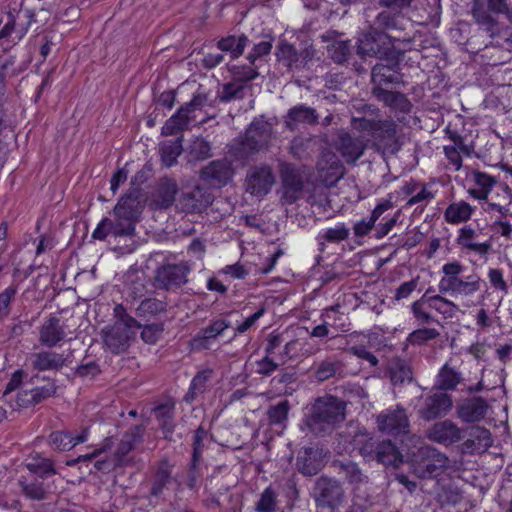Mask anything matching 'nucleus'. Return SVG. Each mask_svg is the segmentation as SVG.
<instances>
[{"label":"nucleus","mask_w":512,"mask_h":512,"mask_svg":"<svg viewBox=\"0 0 512 512\" xmlns=\"http://www.w3.org/2000/svg\"><path fill=\"white\" fill-rule=\"evenodd\" d=\"M464 266L457 261H452L442 266L443 276L439 280L438 288L441 293L460 298L461 306L465 310L476 306L473 296L481 290L484 284L482 278L472 273L462 277Z\"/></svg>","instance_id":"obj_1"},{"label":"nucleus","mask_w":512,"mask_h":512,"mask_svg":"<svg viewBox=\"0 0 512 512\" xmlns=\"http://www.w3.org/2000/svg\"><path fill=\"white\" fill-rule=\"evenodd\" d=\"M344 405L333 396L318 398L306 413L305 424L308 428L320 433L334 424L344 420Z\"/></svg>","instance_id":"obj_2"},{"label":"nucleus","mask_w":512,"mask_h":512,"mask_svg":"<svg viewBox=\"0 0 512 512\" xmlns=\"http://www.w3.org/2000/svg\"><path fill=\"white\" fill-rule=\"evenodd\" d=\"M352 128L358 133H366L370 141L389 152L399 149L396 137V125L392 120L373 121L365 118H353Z\"/></svg>","instance_id":"obj_3"},{"label":"nucleus","mask_w":512,"mask_h":512,"mask_svg":"<svg viewBox=\"0 0 512 512\" xmlns=\"http://www.w3.org/2000/svg\"><path fill=\"white\" fill-rule=\"evenodd\" d=\"M115 313L118 320L104 331V343L113 353H120L140 326L134 318L125 314L123 306H116Z\"/></svg>","instance_id":"obj_4"},{"label":"nucleus","mask_w":512,"mask_h":512,"mask_svg":"<svg viewBox=\"0 0 512 512\" xmlns=\"http://www.w3.org/2000/svg\"><path fill=\"white\" fill-rule=\"evenodd\" d=\"M419 454L421 459L418 460L414 452H411V463L415 474L419 477H436L448 465V458L430 447H420Z\"/></svg>","instance_id":"obj_5"},{"label":"nucleus","mask_w":512,"mask_h":512,"mask_svg":"<svg viewBox=\"0 0 512 512\" xmlns=\"http://www.w3.org/2000/svg\"><path fill=\"white\" fill-rule=\"evenodd\" d=\"M206 98L201 95H196L194 98L185 106L181 107L179 111L171 116L162 127V134L173 135L176 134L190 124L196 121L197 112L201 111Z\"/></svg>","instance_id":"obj_6"},{"label":"nucleus","mask_w":512,"mask_h":512,"mask_svg":"<svg viewBox=\"0 0 512 512\" xmlns=\"http://www.w3.org/2000/svg\"><path fill=\"white\" fill-rule=\"evenodd\" d=\"M113 213L116 218L114 226L116 235H132L138 214L137 200L130 195L122 197L116 204Z\"/></svg>","instance_id":"obj_7"},{"label":"nucleus","mask_w":512,"mask_h":512,"mask_svg":"<svg viewBox=\"0 0 512 512\" xmlns=\"http://www.w3.org/2000/svg\"><path fill=\"white\" fill-rule=\"evenodd\" d=\"M274 182L275 178L270 167H255L247 174L246 191L252 196L263 198L270 192Z\"/></svg>","instance_id":"obj_8"},{"label":"nucleus","mask_w":512,"mask_h":512,"mask_svg":"<svg viewBox=\"0 0 512 512\" xmlns=\"http://www.w3.org/2000/svg\"><path fill=\"white\" fill-rule=\"evenodd\" d=\"M393 47L390 36L372 31L358 39L357 53L361 56L384 55Z\"/></svg>","instance_id":"obj_9"},{"label":"nucleus","mask_w":512,"mask_h":512,"mask_svg":"<svg viewBox=\"0 0 512 512\" xmlns=\"http://www.w3.org/2000/svg\"><path fill=\"white\" fill-rule=\"evenodd\" d=\"M380 431L391 435L405 433L408 428V419L403 409H387L377 417Z\"/></svg>","instance_id":"obj_10"},{"label":"nucleus","mask_w":512,"mask_h":512,"mask_svg":"<svg viewBox=\"0 0 512 512\" xmlns=\"http://www.w3.org/2000/svg\"><path fill=\"white\" fill-rule=\"evenodd\" d=\"M369 142L370 138L366 133H359V137L355 139L343 133L339 137L338 149L347 162H354L362 156Z\"/></svg>","instance_id":"obj_11"},{"label":"nucleus","mask_w":512,"mask_h":512,"mask_svg":"<svg viewBox=\"0 0 512 512\" xmlns=\"http://www.w3.org/2000/svg\"><path fill=\"white\" fill-rule=\"evenodd\" d=\"M477 238V231L470 225H466L458 230L456 243L463 250L485 256L491 248V244L489 242H479Z\"/></svg>","instance_id":"obj_12"},{"label":"nucleus","mask_w":512,"mask_h":512,"mask_svg":"<svg viewBox=\"0 0 512 512\" xmlns=\"http://www.w3.org/2000/svg\"><path fill=\"white\" fill-rule=\"evenodd\" d=\"M452 407L451 397L443 392L434 393L425 400V407L421 416L426 420H433L447 414Z\"/></svg>","instance_id":"obj_13"},{"label":"nucleus","mask_w":512,"mask_h":512,"mask_svg":"<svg viewBox=\"0 0 512 512\" xmlns=\"http://www.w3.org/2000/svg\"><path fill=\"white\" fill-rule=\"evenodd\" d=\"M326 454L322 449H304L299 452L297 458L298 470L304 475L317 474L322 466Z\"/></svg>","instance_id":"obj_14"},{"label":"nucleus","mask_w":512,"mask_h":512,"mask_svg":"<svg viewBox=\"0 0 512 512\" xmlns=\"http://www.w3.org/2000/svg\"><path fill=\"white\" fill-rule=\"evenodd\" d=\"M431 441L450 445L460 440V429L453 422L449 420L435 423L427 434Z\"/></svg>","instance_id":"obj_15"},{"label":"nucleus","mask_w":512,"mask_h":512,"mask_svg":"<svg viewBox=\"0 0 512 512\" xmlns=\"http://www.w3.org/2000/svg\"><path fill=\"white\" fill-rule=\"evenodd\" d=\"M271 125L263 120L254 121L247 130V146L253 150H261L268 146L271 138Z\"/></svg>","instance_id":"obj_16"},{"label":"nucleus","mask_w":512,"mask_h":512,"mask_svg":"<svg viewBox=\"0 0 512 512\" xmlns=\"http://www.w3.org/2000/svg\"><path fill=\"white\" fill-rule=\"evenodd\" d=\"M466 181L475 187L468 188V193L475 199L485 200L495 185V180L488 174L480 171H470L466 175Z\"/></svg>","instance_id":"obj_17"},{"label":"nucleus","mask_w":512,"mask_h":512,"mask_svg":"<svg viewBox=\"0 0 512 512\" xmlns=\"http://www.w3.org/2000/svg\"><path fill=\"white\" fill-rule=\"evenodd\" d=\"M201 176L211 185L221 187L231 179L232 173L227 162L214 161L202 170Z\"/></svg>","instance_id":"obj_18"},{"label":"nucleus","mask_w":512,"mask_h":512,"mask_svg":"<svg viewBox=\"0 0 512 512\" xmlns=\"http://www.w3.org/2000/svg\"><path fill=\"white\" fill-rule=\"evenodd\" d=\"M317 121V115L314 109L298 105L291 108L285 118L286 126L293 130L307 124H314Z\"/></svg>","instance_id":"obj_19"},{"label":"nucleus","mask_w":512,"mask_h":512,"mask_svg":"<svg viewBox=\"0 0 512 512\" xmlns=\"http://www.w3.org/2000/svg\"><path fill=\"white\" fill-rule=\"evenodd\" d=\"M66 337L65 327L57 318L46 320L40 330V341L43 345L53 347Z\"/></svg>","instance_id":"obj_20"},{"label":"nucleus","mask_w":512,"mask_h":512,"mask_svg":"<svg viewBox=\"0 0 512 512\" xmlns=\"http://www.w3.org/2000/svg\"><path fill=\"white\" fill-rule=\"evenodd\" d=\"M488 406L484 399L473 398L465 401L458 410L459 417L468 423L480 421L486 415Z\"/></svg>","instance_id":"obj_21"},{"label":"nucleus","mask_w":512,"mask_h":512,"mask_svg":"<svg viewBox=\"0 0 512 512\" xmlns=\"http://www.w3.org/2000/svg\"><path fill=\"white\" fill-rule=\"evenodd\" d=\"M427 306L429 309L435 310L441 314L445 319H452L466 312L460 304H456L441 295L427 298Z\"/></svg>","instance_id":"obj_22"},{"label":"nucleus","mask_w":512,"mask_h":512,"mask_svg":"<svg viewBox=\"0 0 512 512\" xmlns=\"http://www.w3.org/2000/svg\"><path fill=\"white\" fill-rule=\"evenodd\" d=\"M474 211L475 207L471 206L469 203L463 200L456 201L449 204L445 209L444 219L449 224L457 225L470 220Z\"/></svg>","instance_id":"obj_23"},{"label":"nucleus","mask_w":512,"mask_h":512,"mask_svg":"<svg viewBox=\"0 0 512 512\" xmlns=\"http://www.w3.org/2000/svg\"><path fill=\"white\" fill-rule=\"evenodd\" d=\"M71 354H60L56 352H40L36 354L34 365L39 370L58 369L71 363Z\"/></svg>","instance_id":"obj_24"},{"label":"nucleus","mask_w":512,"mask_h":512,"mask_svg":"<svg viewBox=\"0 0 512 512\" xmlns=\"http://www.w3.org/2000/svg\"><path fill=\"white\" fill-rule=\"evenodd\" d=\"M50 442L58 450H70L77 444L83 443L88 439V430H83L78 436L74 437L72 434L63 431H55L51 433Z\"/></svg>","instance_id":"obj_25"},{"label":"nucleus","mask_w":512,"mask_h":512,"mask_svg":"<svg viewBox=\"0 0 512 512\" xmlns=\"http://www.w3.org/2000/svg\"><path fill=\"white\" fill-rule=\"evenodd\" d=\"M188 267L184 264H170L159 271V277L168 286H179L186 282Z\"/></svg>","instance_id":"obj_26"},{"label":"nucleus","mask_w":512,"mask_h":512,"mask_svg":"<svg viewBox=\"0 0 512 512\" xmlns=\"http://www.w3.org/2000/svg\"><path fill=\"white\" fill-rule=\"evenodd\" d=\"M375 458L385 466L398 467L403 462V456L391 442H383L377 446Z\"/></svg>","instance_id":"obj_27"},{"label":"nucleus","mask_w":512,"mask_h":512,"mask_svg":"<svg viewBox=\"0 0 512 512\" xmlns=\"http://www.w3.org/2000/svg\"><path fill=\"white\" fill-rule=\"evenodd\" d=\"M281 176L286 188V194L291 192V200H295V194L302 189V178L299 172L290 164H282Z\"/></svg>","instance_id":"obj_28"},{"label":"nucleus","mask_w":512,"mask_h":512,"mask_svg":"<svg viewBox=\"0 0 512 512\" xmlns=\"http://www.w3.org/2000/svg\"><path fill=\"white\" fill-rule=\"evenodd\" d=\"M461 381V374L454 368L445 364L438 372L435 386L440 390H453Z\"/></svg>","instance_id":"obj_29"},{"label":"nucleus","mask_w":512,"mask_h":512,"mask_svg":"<svg viewBox=\"0 0 512 512\" xmlns=\"http://www.w3.org/2000/svg\"><path fill=\"white\" fill-rule=\"evenodd\" d=\"M349 236V229L344 223H337L333 227L325 228L319 231L317 239L320 244L324 242L338 243Z\"/></svg>","instance_id":"obj_30"},{"label":"nucleus","mask_w":512,"mask_h":512,"mask_svg":"<svg viewBox=\"0 0 512 512\" xmlns=\"http://www.w3.org/2000/svg\"><path fill=\"white\" fill-rule=\"evenodd\" d=\"M248 39L246 36H228L218 42L221 51L229 52L232 58H238L244 52Z\"/></svg>","instance_id":"obj_31"},{"label":"nucleus","mask_w":512,"mask_h":512,"mask_svg":"<svg viewBox=\"0 0 512 512\" xmlns=\"http://www.w3.org/2000/svg\"><path fill=\"white\" fill-rule=\"evenodd\" d=\"M378 97L388 106L399 109L401 111H407L410 107V103L407 98L399 92L380 90Z\"/></svg>","instance_id":"obj_32"},{"label":"nucleus","mask_w":512,"mask_h":512,"mask_svg":"<svg viewBox=\"0 0 512 512\" xmlns=\"http://www.w3.org/2000/svg\"><path fill=\"white\" fill-rule=\"evenodd\" d=\"M28 470L41 478L47 477L55 473L52 462L47 458L39 456L33 457L27 463Z\"/></svg>","instance_id":"obj_33"},{"label":"nucleus","mask_w":512,"mask_h":512,"mask_svg":"<svg viewBox=\"0 0 512 512\" xmlns=\"http://www.w3.org/2000/svg\"><path fill=\"white\" fill-rule=\"evenodd\" d=\"M318 487L322 490V496L329 505L334 506L339 501L342 493L335 481L321 479L318 482Z\"/></svg>","instance_id":"obj_34"},{"label":"nucleus","mask_w":512,"mask_h":512,"mask_svg":"<svg viewBox=\"0 0 512 512\" xmlns=\"http://www.w3.org/2000/svg\"><path fill=\"white\" fill-rule=\"evenodd\" d=\"M154 414L167 436L168 433L173 431V406L169 404L160 405L155 408Z\"/></svg>","instance_id":"obj_35"},{"label":"nucleus","mask_w":512,"mask_h":512,"mask_svg":"<svg viewBox=\"0 0 512 512\" xmlns=\"http://www.w3.org/2000/svg\"><path fill=\"white\" fill-rule=\"evenodd\" d=\"M0 39H7L11 45L19 41V16L16 18L12 15L8 16V21L0 30Z\"/></svg>","instance_id":"obj_36"},{"label":"nucleus","mask_w":512,"mask_h":512,"mask_svg":"<svg viewBox=\"0 0 512 512\" xmlns=\"http://www.w3.org/2000/svg\"><path fill=\"white\" fill-rule=\"evenodd\" d=\"M180 154L181 143L178 141L166 142L161 146V159L167 167L172 166Z\"/></svg>","instance_id":"obj_37"},{"label":"nucleus","mask_w":512,"mask_h":512,"mask_svg":"<svg viewBox=\"0 0 512 512\" xmlns=\"http://www.w3.org/2000/svg\"><path fill=\"white\" fill-rule=\"evenodd\" d=\"M213 371L211 369H205L200 371L191 381L190 390L187 394V398H194L195 395L201 393L204 390L206 382L211 378Z\"/></svg>","instance_id":"obj_38"},{"label":"nucleus","mask_w":512,"mask_h":512,"mask_svg":"<svg viewBox=\"0 0 512 512\" xmlns=\"http://www.w3.org/2000/svg\"><path fill=\"white\" fill-rule=\"evenodd\" d=\"M200 194V190L197 189L193 195H185L183 197L182 209L187 212L201 211L210 202V198L203 197L202 200H195L196 195Z\"/></svg>","instance_id":"obj_39"},{"label":"nucleus","mask_w":512,"mask_h":512,"mask_svg":"<svg viewBox=\"0 0 512 512\" xmlns=\"http://www.w3.org/2000/svg\"><path fill=\"white\" fill-rule=\"evenodd\" d=\"M276 508V494L271 488H267L261 494L256 505L257 512H274Z\"/></svg>","instance_id":"obj_40"},{"label":"nucleus","mask_w":512,"mask_h":512,"mask_svg":"<svg viewBox=\"0 0 512 512\" xmlns=\"http://www.w3.org/2000/svg\"><path fill=\"white\" fill-rule=\"evenodd\" d=\"M438 334V331L434 328H422L410 333L408 341L412 345H421L426 341L436 338Z\"/></svg>","instance_id":"obj_41"},{"label":"nucleus","mask_w":512,"mask_h":512,"mask_svg":"<svg viewBox=\"0 0 512 512\" xmlns=\"http://www.w3.org/2000/svg\"><path fill=\"white\" fill-rule=\"evenodd\" d=\"M289 404L288 401H282L277 405L271 407L268 410V417L271 423L273 424H281L283 423L288 415Z\"/></svg>","instance_id":"obj_42"},{"label":"nucleus","mask_w":512,"mask_h":512,"mask_svg":"<svg viewBox=\"0 0 512 512\" xmlns=\"http://www.w3.org/2000/svg\"><path fill=\"white\" fill-rule=\"evenodd\" d=\"M490 284L496 290H499L504 295L508 294V285L504 279V274L501 269L490 268L487 273Z\"/></svg>","instance_id":"obj_43"},{"label":"nucleus","mask_w":512,"mask_h":512,"mask_svg":"<svg viewBox=\"0 0 512 512\" xmlns=\"http://www.w3.org/2000/svg\"><path fill=\"white\" fill-rule=\"evenodd\" d=\"M219 274L229 276L231 279H244L249 274V269L241 264L227 265L218 271Z\"/></svg>","instance_id":"obj_44"},{"label":"nucleus","mask_w":512,"mask_h":512,"mask_svg":"<svg viewBox=\"0 0 512 512\" xmlns=\"http://www.w3.org/2000/svg\"><path fill=\"white\" fill-rule=\"evenodd\" d=\"M434 193L430 190L428 185H419L415 194L410 197L407 204L412 206L415 204L427 203L434 198Z\"/></svg>","instance_id":"obj_45"},{"label":"nucleus","mask_w":512,"mask_h":512,"mask_svg":"<svg viewBox=\"0 0 512 512\" xmlns=\"http://www.w3.org/2000/svg\"><path fill=\"white\" fill-rule=\"evenodd\" d=\"M115 222L108 218H104L95 228L92 233V237L97 240H104L108 234L117 236L114 231Z\"/></svg>","instance_id":"obj_46"},{"label":"nucleus","mask_w":512,"mask_h":512,"mask_svg":"<svg viewBox=\"0 0 512 512\" xmlns=\"http://www.w3.org/2000/svg\"><path fill=\"white\" fill-rule=\"evenodd\" d=\"M277 57L280 60H284L290 67L297 61V53L294 47L286 42L280 43L277 51Z\"/></svg>","instance_id":"obj_47"},{"label":"nucleus","mask_w":512,"mask_h":512,"mask_svg":"<svg viewBox=\"0 0 512 512\" xmlns=\"http://www.w3.org/2000/svg\"><path fill=\"white\" fill-rule=\"evenodd\" d=\"M210 145L203 139L197 138L190 146V153L195 159H205L209 156Z\"/></svg>","instance_id":"obj_48"},{"label":"nucleus","mask_w":512,"mask_h":512,"mask_svg":"<svg viewBox=\"0 0 512 512\" xmlns=\"http://www.w3.org/2000/svg\"><path fill=\"white\" fill-rule=\"evenodd\" d=\"M427 308V298L425 297H422V299L413 303L412 312L418 321L428 322L431 319V316L428 313Z\"/></svg>","instance_id":"obj_49"},{"label":"nucleus","mask_w":512,"mask_h":512,"mask_svg":"<svg viewBox=\"0 0 512 512\" xmlns=\"http://www.w3.org/2000/svg\"><path fill=\"white\" fill-rule=\"evenodd\" d=\"M372 79L376 84H381L382 82H392L394 78L391 74V70L384 65H376L372 70Z\"/></svg>","instance_id":"obj_50"},{"label":"nucleus","mask_w":512,"mask_h":512,"mask_svg":"<svg viewBox=\"0 0 512 512\" xmlns=\"http://www.w3.org/2000/svg\"><path fill=\"white\" fill-rule=\"evenodd\" d=\"M229 323L224 319H219L213 322L209 327L203 330V338L210 339L220 335L225 329H227Z\"/></svg>","instance_id":"obj_51"},{"label":"nucleus","mask_w":512,"mask_h":512,"mask_svg":"<svg viewBox=\"0 0 512 512\" xmlns=\"http://www.w3.org/2000/svg\"><path fill=\"white\" fill-rule=\"evenodd\" d=\"M162 327L159 325L145 326L141 332L142 339L148 344H154L162 334Z\"/></svg>","instance_id":"obj_52"},{"label":"nucleus","mask_w":512,"mask_h":512,"mask_svg":"<svg viewBox=\"0 0 512 512\" xmlns=\"http://www.w3.org/2000/svg\"><path fill=\"white\" fill-rule=\"evenodd\" d=\"M350 352L359 359L367 361L371 367L376 366L378 363L376 356L368 351L364 346L351 347Z\"/></svg>","instance_id":"obj_53"},{"label":"nucleus","mask_w":512,"mask_h":512,"mask_svg":"<svg viewBox=\"0 0 512 512\" xmlns=\"http://www.w3.org/2000/svg\"><path fill=\"white\" fill-rule=\"evenodd\" d=\"M265 313V309L261 308L258 311H256L254 314L246 318L243 322L237 325L236 327V333L242 334L249 330L253 325L258 321Z\"/></svg>","instance_id":"obj_54"},{"label":"nucleus","mask_w":512,"mask_h":512,"mask_svg":"<svg viewBox=\"0 0 512 512\" xmlns=\"http://www.w3.org/2000/svg\"><path fill=\"white\" fill-rule=\"evenodd\" d=\"M23 491L31 499H41L44 496V489L42 484L38 481H33L29 484H22Z\"/></svg>","instance_id":"obj_55"},{"label":"nucleus","mask_w":512,"mask_h":512,"mask_svg":"<svg viewBox=\"0 0 512 512\" xmlns=\"http://www.w3.org/2000/svg\"><path fill=\"white\" fill-rule=\"evenodd\" d=\"M271 48H272V44L270 41H261L260 43L256 44L254 46L252 52L249 55L250 62L254 63V61L256 59L269 54L271 51Z\"/></svg>","instance_id":"obj_56"},{"label":"nucleus","mask_w":512,"mask_h":512,"mask_svg":"<svg viewBox=\"0 0 512 512\" xmlns=\"http://www.w3.org/2000/svg\"><path fill=\"white\" fill-rule=\"evenodd\" d=\"M444 153L455 170H459L462 166V158L459 149L456 146H445Z\"/></svg>","instance_id":"obj_57"},{"label":"nucleus","mask_w":512,"mask_h":512,"mask_svg":"<svg viewBox=\"0 0 512 512\" xmlns=\"http://www.w3.org/2000/svg\"><path fill=\"white\" fill-rule=\"evenodd\" d=\"M391 381L394 384L404 383L411 380V371L405 366H399L397 369H391Z\"/></svg>","instance_id":"obj_58"},{"label":"nucleus","mask_w":512,"mask_h":512,"mask_svg":"<svg viewBox=\"0 0 512 512\" xmlns=\"http://www.w3.org/2000/svg\"><path fill=\"white\" fill-rule=\"evenodd\" d=\"M343 469L351 483H361L364 481L365 477L362 475L356 464L347 463L343 466Z\"/></svg>","instance_id":"obj_59"},{"label":"nucleus","mask_w":512,"mask_h":512,"mask_svg":"<svg viewBox=\"0 0 512 512\" xmlns=\"http://www.w3.org/2000/svg\"><path fill=\"white\" fill-rule=\"evenodd\" d=\"M417 282L415 280L402 283L396 290L395 298L397 300L405 299L416 289Z\"/></svg>","instance_id":"obj_60"},{"label":"nucleus","mask_w":512,"mask_h":512,"mask_svg":"<svg viewBox=\"0 0 512 512\" xmlns=\"http://www.w3.org/2000/svg\"><path fill=\"white\" fill-rule=\"evenodd\" d=\"M39 400V391L38 389L31 390L30 392L24 391L19 393L18 401L20 405L28 406L38 402Z\"/></svg>","instance_id":"obj_61"},{"label":"nucleus","mask_w":512,"mask_h":512,"mask_svg":"<svg viewBox=\"0 0 512 512\" xmlns=\"http://www.w3.org/2000/svg\"><path fill=\"white\" fill-rule=\"evenodd\" d=\"M276 367V363H274L268 357H265L256 363L255 371L260 374H269L273 372L276 369Z\"/></svg>","instance_id":"obj_62"},{"label":"nucleus","mask_w":512,"mask_h":512,"mask_svg":"<svg viewBox=\"0 0 512 512\" xmlns=\"http://www.w3.org/2000/svg\"><path fill=\"white\" fill-rule=\"evenodd\" d=\"M234 75L242 81H249L258 76V72L256 69L252 67H242V68H236L234 71Z\"/></svg>","instance_id":"obj_63"},{"label":"nucleus","mask_w":512,"mask_h":512,"mask_svg":"<svg viewBox=\"0 0 512 512\" xmlns=\"http://www.w3.org/2000/svg\"><path fill=\"white\" fill-rule=\"evenodd\" d=\"M338 309L339 306H332L325 309L322 312V318L324 323L328 325H335L336 321L340 319Z\"/></svg>","instance_id":"obj_64"}]
</instances>
